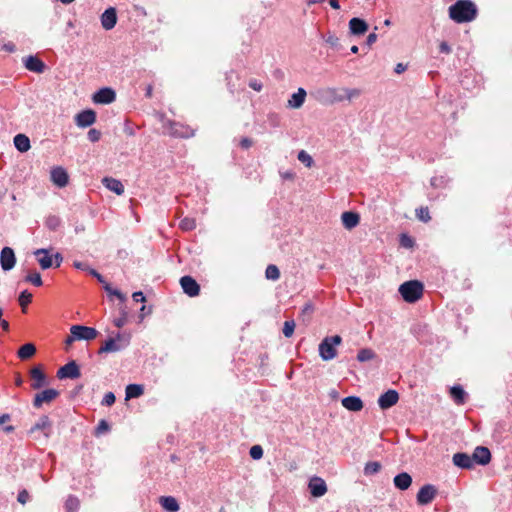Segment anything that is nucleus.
<instances>
[{
    "mask_svg": "<svg viewBox=\"0 0 512 512\" xmlns=\"http://www.w3.org/2000/svg\"><path fill=\"white\" fill-rule=\"evenodd\" d=\"M407 66L403 63H398L395 67V73L401 74L406 70Z\"/></svg>",
    "mask_w": 512,
    "mask_h": 512,
    "instance_id": "338daca9",
    "label": "nucleus"
},
{
    "mask_svg": "<svg viewBox=\"0 0 512 512\" xmlns=\"http://www.w3.org/2000/svg\"><path fill=\"white\" fill-rule=\"evenodd\" d=\"M102 183L107 189L113 191L117 195H122L124 193V186L122 182L115 178L105 177L103 178Z\"/></svg>",
    "mask_w": 512,
    "mask_h": 512,
    "instance_id": "cd10ccee",
    "label": "nucleus"
},
{
    "mask_svg": "<svg viewBox=\"0 0 512 512\" xmlns=\"http://www.w3.org/2000/svg\"><path fill=\"white\" fill-rule=\"evenodd\" d=\"M477 16V7L470 0H458L449 7V17L456 23L473 21Z\"/></svg>",
    "mask_w": 512,
    "mask_h": 512,
    "instance_id": "f257e3e1",
    "label": "nucleus"
},
{
    "mask_svg": "<svg viewBox=\"0 0 512 512\" xmlns=\"http://www.w3.org/2000/svg\"><path fill=\"white\" fill-rule=\"evenodd\" d=\"M339 39L338 37H336L335 35H329L327 38H326V42L328 44H330L331 46H336L337 43H338Z\"/></svg>",
    "mask_w": 512,
    "mask_h": 512,
    "instance_id": "e2e57ef3",
    "label": "nucleus"
},
{
    "mask_svg": "<svg viewBox=\"0 0 512 512\" xmlns=\"http://www.w3.org/2000/svg\"><path fill=\"white\" fill-rule=\"evenodd\" d=\"M45 224L49 230L55 231L61 225V219L56 215H50L46 218Z\"/></svg>",
    "mask_w": 512,
    "mask_h": 512,
    "instance_id": "4c0bfd02",
    "label": "nucleus"
},
{
    "mask_svg": "<svg viewBox=\"0 0 512 512\" xmlns=\"http://www.w3.org/2000/svg\"><path fill=\"white\" fill-rule=\"evenodd\" d=\"M59 396V391L56 389H46L40 393H37L33 400V406L40 408L44 403H50Z\"/></svg>",
    "mask_w": 512,
    "mask_h": 512,
    "instance_id": "9b49d317",
    "label": "nucleus"
},
{
    "mask_svg": "<svg viewBox=\"0 0 512 512\" xmlns=\"http://www.w3.org/2000/svg\"><path fill=\"white\" fill-rule=\"evenodd\" d=\"M115 400V395L112 392H108L104 395L102 399V405L111 406L115 403Z\"/></svg>",
    "mask_w": 512,
    "mask_h": 512,
    "instance_id": "8fccbe9b",
    "label": "nucleus"
},
{
    "mask_svg": "<svg viewBox=\"0 0 512 512\" xmlns=\"http://www.w3.org/2000/svg\"><path fill=\"white\" fill-rule=\"evenodd\" d=\"M126 399L138 398L144 393V387L140 384H129L126 387Z\"/></svg>",
    "mask_w": 512,
    "mask_h": 512,
    "instance_id": "473e14b6",
    "label": "nucleus"
},
{
    "mask_svg": "<svg viewBox=\"0 0 512 512\" xmlns=\"http://www.w3.org/2000/svg\"><path fill=\"white\" fill-rule=\"evenodd\" d=\"M265 276L269 280L276 281L280 278V271L276 265L270 264L266 268Z\"/></svg>",
    "mask_w": 512,
    "mask_h": 512,
    "instance_id": "e433bc0d",
    "label": "nucleus"
},
{
    "mask_svg": "<svg viewBox=\"0 0 512 512\" xmlns=\"http://www.w3.org/2000/svg\"><path fill=\"white\" fill-rule=\"evenodd\" d=\"M439 50H440L441 53H444V54H450L451 53V47L445 41H443V42H441L439 44Z\"/></svg>",
    "mask_w": 512,
    "mask_h": 512,
    "instance_id": "4d7b16f0",
    "label": "nucleus"
},
{
    "mask_svg": "<svg viewBox=\"0 0 512 512\" xmlns=\"http://www.w3.org/2000/svg\"><path fill=\"white\" fill-rule=\"evenodd\" d=\"M96 121V113L91 109L81 111L75 116V123L80 128H86L94 124Z\"/></svg>",
    "mask_w": 512,
    "mask_h": 512,
    "instance_id": "2eb2a0df",
    "label": "nucleus"
},
{
    "mask_svg": "<svg viewBox=\"0 0 512 512\" xmlns=\"http://www.w3.org/2000/svg\"><path fill=\"white\" fill-rule=\"evenodd\" d=\"M132 298L135 302H144L145 301V296L141 291L134 292L132 295Z\"/></svg>",
    "mask_w": 512,
    "mask_h": 512,
    "instance_id": "052dcab7",
    "label": "nucleus"
},
{
    "mask_svg": "<svg viewBox=\"0 0 512 512\" xmlns=\"http://www.w3.org/2000/svg\"><path fill=\"white\" fill-rule=\"evenodd\" d=\"M437 495V489L432 484H426L420 488L417 493V503L419 505L430 504Z\"/></svg>",
    "mask_w": 512,
    "mask_h": 512,
    "instance_id": "0eeeda50",
    "label": "nucleus"
},
{
    "mask_svg": "<svg viewBox=\"0 0 512 512\" xmlns=\"http://www.w3.org/2000/svg\"><path fill=\"white\" fill-rule=\"evenodd\" d=\"M381 469V464L377 461H371V462H368L366 463L365 467H364V473L366 475H373V474H376L380 471Z\"/></svg>",
    "mask_w": 512,
    "mask_h": 512,
    "instance_id": "ea45409f",
    "label": "nucleus"
},
{
    "mask_svg": "<svg viewBox=\"0 0 512 512\" xmlns=\"http://www.w3.org/2000/svg\"><path fill=\"white\" fill-rule=\"evenodd\" d=\"M93 101L98 104H110L115 101L116 93L112 88H101L93 95Z\"/></svg>",
    "mask_w": 512,
    "mask_h": 512,
    "instance_id": "4468645a",
    "label": "nucleus"
},
{
    "mask_svg": "<svg viewBox=\"0 0 512 512\" xmlns=\"http://www.w3.org/2000/svg\"><path fill=\"white\" fill-rule=\"evenodd\" d=\"M55 259V267H60L63 257L60 253H56L54 256H52Z\"/></svg>",
    "mask_w": 512,
    "mask_h": 512,
    "instance_id": "69168bd1",
    "label": "nucleus"
},
{
    "mask_svg": "<svg viewBox=\"0 0 512 512\" xmlns=\"http://www.w3.org/2000/svg\"><path fill=\"white\" fill-rule=\"evenodd\" d=\"M179 226L184 231H190L195 228L196 223L195 220L192 218H184L180 221Z\"/></svg>",
    "mask_w": 512,
    "mask_h": 512,
    "instance_id": "a18cd8bd",
    "label": "nucleus"
},
{
    "mask_svg": "<svg viewBox=\"0 0 512 512\" xmlns=\"http://www.w3.org/2000/svg\"><path fill=\"white\" fill-rule=\"evenodd\" d=\"M14 145L20 152H27L30 149V140L24 134H17L14 137Z\"/></svg>",
    "mask_w": 512,
    "mask_h": 512,
    "instance_id": "7c9ffc66",
    "label": "nucleus"
},
{
    "mask_svg": "<svg viewBox=\"0 0 512 512\" xmlns=\"http://www.w3.org/2000/svg\"><path fill=\"white\" fill-rule=\"evenodd\" d=\"M342 343L339 335L327 336L319 344V355L322 360L330 361L337 356V346Z\"/></svg>",
    "mask_w": 512,
    "mask_h": 512,
    "instance_id": "7ed1b4c3",
    "label": "nucleus"
},
{
    "mask_svg": "<svg viewBox=\"0 0 512 512\" xmlns=\"http://www.w3.org/2000/svg\"><path fill=\"white\" fill-rule=\"evenodd\" d=\"M399 293L406 302L414 303L423 295V284L417 280L404 282L399 287Z\"/></svg>",
    "mask_w": 512,
    "mask_h": 512,
    "instance_id": "20e7f679",
    "label": "nucleus"
},
{
    "mask_svg": "<svg viewBox=\"0 0 512 512\" xmlns=\"http://www.w3.org/2000/svg\"><path fill=\"white\" fill-rule=\"evenodd\" d=\"M109 425L105 420H101L97 426L96 434L99 435L103 433L104 431H108Z\"/></svg>",
    "mask_w": 512,
    "mask_h": 512,
    "instance_id": "864d4df0",
    "label": "nucleus"
},
{
    "mask_svg": "<svg viewBox=\"0 0 512 512\" xmlns=\"http://www.w3.org/2000/svg\"><path fill=\"white\" fill-rule=\"evenodd\" d=\"M377 40V34L376 33H370L368 36H367V39H366V44L368 46H371L373 45Z\"/></svg>",
    "mask_w": 512,
    "mask_h": 512,
    "instance_id": "680f3d73",
    "label": "nucleus"
},
{
    "mask_svg": "<svg viewBox=\"0 0 512 512\" xmlns=\"http://www.w3.org/2000/svg\"><path fill=\"white\" fill-rule=\"evenodd\" d=\"M473 463L487 465L491 460V453L487 447L477 446L472 454Z\"/></svg>",
    "mask_w": 512,
    "mask_h": 512,
    "instance_id": "aec40b11",
    "label": "nucleus"
},
{
    "mask_svg": "<svg viewBox=\"0 0 512 512\" xmlns=\"http://www.w3.org/2000/svg\"><path fill=\"white\" fill-rule=\"evenodd\" d=\"M10 419H11V417L7 413L0 415V425L4 424L5 422L9 421Z\"/></svg>",
    "mask_w": 512,
    "mask_h": 512,
    "instance_id": "774afa93",
    "label": "nucleus"
},
{
    "mask_svg": "<svg viewBox=\"0 0 512 512\" xmlns=\"http://www.w3.org/2000/svg\"><path fill=\"white\" fill-rule=\"evenodd\" d=\"M101 25L105 30H111L117 23V12L114 7L106 9L100 17Z\"/></svg>",
    "mask_w": 512,
    "mask_h": 512,
    "instance_id": "f3484780",
    "label": "nucleus"
},
{
    "mask_svg": "<svg viewBox=\"0 0 512 512\" xmlns=\"http://www.w3.org/2000/svg\"><path fill=\"white\" fill-rule=\"evenodd\" d=\"M87 136L91 142H97L101 138V132L93 128L88 131Z\"/></svg>",
    "mask_w": 512,
    "mask_h": 512,
    "instance_id": "09e8293b",
    "label": "nucleus"
},
{
    "mask_svg": "<svg viewBox=\"0 0 512 512\" xmlns=\"http://www.w3.org/2000/svg\"><path fill=\"white\" fill-rule=\"evenodd\" d=\"M400 243L403 247L406 248H410L413 246V240L405 234L401 235Z\"/></svg>",
    "mask_w": 512,
    "mask_h": 512,
    "instance_id": "603ef678",
    "label": "nucleus"
},
{
    "mask_svg": "<svg viewBox=\"0 0 512 512\" xmlns=\"http://www.w3.org/2000/svg\"><path fill=\"white\" fill-rule=\"evenodd\" d=\"M298 160L300 162H302L303 164H305L307 167H311L312 164H313L312 157L306 151H304V150H301L298 153Z\"/></svg>",
    "mask_w": 512,
    "mask_h": 512,
    "instance_id": "49530a36",
    "label": "nucleus"
},
{
    "mask_svg": "<svg viewBox=\"0 0 512 512\" xmlns=\"http://www.w3.org/2000/svg\"><path fill=\"white\" fill-rule=\"evenodd\" d=\"M399 400V394L396 390L390 389L380 395L378 405L382 410H386L394 406Z\"/></svg>",
    "mask_w": 512,
    "mask_h": 512,
    "instance_id": "f8f14e48",
    "label": "nucleus"
},
{
    "mask_svg": "<svg viewBox=\"0 0 512 512\" xmlns=\"http://www.w3.org/2000/svg\"><path fill=\"white\" fill-rule=\"evenodd\" d=\"M171 134L177 137H190L193 135L187 128L184 129L181 125L176 123L171 126Z\"/></svg>",
    "mask_w": 512,
    "mask_h": 512,
    "instance_id": "f704fd0d",
    "label": "nucleus"
},
{
    "mask_svg": "<svg viewBox=\"0 0 512 512\" xmlns=\"http://www.w3.org/2000/svg\"><path fill=\"white\" fill-rule=\"evenodd\" d=\"M375 357V352L370 348H363L357 354V360L359 362H365L372 360Z\"/></svg>",
    "mask_w": 512,
    "mask_h": 512,
    "instance_id": "c9c22d12",
    "label": "nucleus"
},
{
    "mask_svg": "<svg viewBox=\"0 0 512 512\" xmlns=\"http://www.w3.org/2000/svg\"><path fill=\"white\" fill-rule=\"evenodd\" d=\"M65 508L67 512H76L79 508L78 498L70 495L65 502Z\"/></svg>",
    "mask_w": 512,
    "mask_h": 512,
    "instance_id": "58836bf2",
    "label": "nucleus"
},
{
    "mask_svg": "<svg viewBox=\"0 0 512 512\" xmlns=\"http://www.w3.org/2000/svg\"><path fill=\"white\" fill-rule=\"evenodd\" d=\"M51 181L58 187L63 188L68 184L69 176L66 170L60 166L51 170Z\"/></svg>",
    "mask_w": 512,
    "mask_h": 512,
    "instance_id": "6ab92c4d",
    "label": "nucleus"
},
{
    "mask_svg": "<svg viewBox=\"0 0 512 512\" xmlns=\"http://www.w3.org/2000/svg\"><path fill=\"white\" fill-rule=\"evenodd\" d=\"M31 388L38 390L48 384L47 377L41 366H35L30 370Z\"/></svg>",
    "mask_w": 512,
    "mask_h": 512,
    "instance_id": "9d476101",
    "label": "nucleus"
},
{
    "mask_svg": "<svg viewBox=\"0 0 512 512\" xmlns=\"http://www.w3.org/2000/svg\"><path fill=\"white\" fill-rule=\"evenodd\" d=\"M51 423L48 418V416H42L38 422L34 424V426L31 428V432H35L37 430L44 431V435L48 436L47 430L50 428Z\"/></svg>",
    "mask_w": 512,
    "mask_h": 512,
    "instance_id": "72a5a7b5",
    "label": "nucleus"
},
{
    "mask_svg": "<svg viewBox=\"0 0 512 512\" xmlns=\"http://www.w3.org/2000/svg\"><path fill=\"white\" fill-rule=\"evenodd\" d=\"M180 285L183 292L189 297H196L200 293V285L191 276H183L180 279Z\"/></svg>",
    "mask_w": 512,
    "mask_h": 512,
    "instance_id": "6e6552de",
    "label": "nucleus"
},
{
    "mask_svg": "<svg viewBox=\"0 0 512 512\" xmlns=\"http://www.w3.org/2000/svg\"><path fill=\"white\" fill-rule=\"evenodd\" d=\"M34 255L37 257L39 265L42 269L46 270L52 267L53 265V257L48 254L47 249H37L34 252Z\"/></svg>",
    "mask_w": 512,
    "mask_h": 512,
    "instance_id": "a878e982",
    "label": "nucleus"
},
{
    "mask_svg": "<svg viewBox=\"0 0 512 512\" xmlns=\"http://www.w3.org/2000/svg\"><path fill=\"white\" fill-rule=\"evenodd\" d=\"M128 339H124L120 334H117L116 338H109L100 347L98 353H110L117 352L124 349L128 345Z\"/></svg>",
    "mask_w": 512,
    "mask_h": 512,
    "instance_id": "39448f33",
    "label": "nucleus"
},
{
    "mask_svg": "<svg viewBox=\"0 0 512 512\" xmlns=\"http://www.w3.org/2000/svg\"><path fill=\"white\" fill-rule=\"evenodd\" d=\"M80 375V369L75 361L68 362L57 371V377L59 379H76L79 378Z\"/></svg>",
    "mask_w": 512,
    "mask_h": 512,
    "instance_id": "1a4fd4ad",
    "label": "nucleus"
},
{
    "mask_svg": "<svg viewBox=\"0 0 512 512\" xmlns=\"http://www.w3.org/2000/svg\"><path fill=\"white\" fill-rule=\"evenodd\" d=\"M36 353V347L32 343L22 345L18 350V357L22 360L31 358Z\"/></svg>",
    "mask_w": 512,
    "mask_h": 512,
    "instance_id": "2f4dec72",
    "label": "nucleus"
},
{
    "mask_svg": "<svg viewBox=\"0 0 512 512\" xmlns=\"http://www.w3.org/2000/svg\"><path fill=\"white\" fill-rule=\"evenodd\" d=\"M416 216L419 220H421L422 222H425V223H427L431 220L429 210L427 207H420L419 209H417Z\"/></svg>",
    "mask_w": 512,
    "mask_h": 512,
    "instance_id": "79ce46f5",
    "label": "nucleus"
},
{
    "mask_svg": "<svg viewBox=\"0 0 512 512\" xmlns=\"http://www.w3.org/2000/svg\"><path fill=\"white\" fill-rule=\"evenodd\" d=\"M73 266H74L76 269L83 270V271H87L88 273H89V269H91L87 263H85V262H81V261H75V262L73 263Z\"/></svg>",
    "mask_w": 512,
    "mask_h": 512,
    "instance_id": "6e6d98bb",
    "label": "nucleus"
},
{
    "mask_svg": "<svg viewBox=\"0 0 512 512\" xmlns=\"http://www.w3.org/2000/svg\"><path fill=\"white\" fill-rule=\"evenodd\" d=\"M25 280L27 282H30L32 283L34 286H41L42 285V279H41V275L38 273V272H33V273H30L26 276Z\"/></svg>",
    "mask_w": 512,
    "mask_h": 512,
    "instance_id": "37998d69",
    "label": "nucleus"
},
{
    "mask_svg": "<svg viewBox=\"0 0 512 512\" xmlns=\"http://www.w3.org/2000/svg\"><path fill=\"white\" fill-rule=\"evenodd\" d=\"M319 99L327 104H334L342 101H351L354 98L360 96L361 91L359 89H349V88H332L328 87L320 90Z\"/></svg>",
    "mask_w": 512,
    "mask_h": 512,
    "instance_id": "f03ea898",
    "label": "nucleus"
},
{
    "mask_svg": "<svg viewBox=\"0 0 512 512\" xmlns=\"http://www.w3.org/2000/svg\"><path fill=\"white\" fill-rule=\"evenodd\" d=\"M159 503L162 508L168 512H177L179 510V504L172 496H161L159 498Z\"/></svg>",
    "mask_w": 512,
    "mask_h": 512,
    "instance_id": "c85d7f7f",
    "label": "nucleus"
},
{
    "mask_svg": "<svg viewBox=\"0 0 512 512\" xmlns=\"http://www.w3.org/2000/svg\"><path fill=\"white\" fill-rule=\"evenodd\" d=\"M71 334H73V338H77V340H93L97 337L98 331L95 328L82 326V325H73L70 328Z\"/></svg>",
    "mask_w": 512,
    "mask_h": 512,
    "instance_id": "423d86ee",
    "label": "nucleus"
},
{
    "mask_svg": "<svg viewBox=\"0 0 512 512\" xmlns=\"http://www.w3.org/2000/svg\"><path fill=\"white\" fill-rule=\"evenodd\" d=\"M23 62L25 68L31 72L43 73L45 70L44 62L36 56H28Z\"/></svg>",
    "mask_w": 512,
    "mask_h": 512,
    "instance_id": "412c9836",
    "label": "nucleus"
},
{
    "mask_svg": "<svg viewBox=\"0 0 512 512\" xmlns=\"http://www.w3.org/2000/svg\"><path fill=\"white\" fill-rule=\"evenodd\" d=\"M450 395L457 405H463L467 398V393L460 385L451 387Z\"/></svg>",
    "mask_w": 512,
    "mask_h": 512,
    "instance_id": "c756f323",
    "label": "nucleus"
},
{
    "mask_svg": "<svg viewBox=\"0 0 512 512\" xmlns=\"http://www.w3.org/2000/svg\"><path fill=\"white\" fill-rule=\"evenodd\" d=\"M393 483L397 489L404 491L411 486L412 477L407 472H402L394 477Z\"/></svg>",
    "mask_w": 512,
    "mask_h": 512,
    "instance_id": "bb28decb",
    "label": "nucleus"
},
{
    "mask_svg": "<svg viewBox=\"0 0 512 512\" xmlns=\"http://www.w3.org/2000/svg\"><path fill=\"white\" fill-rule=\"evenodd\" d=\"M341 220L343 226L346 229L351 230L359 224L360 216L356 212L346 211L342 213Z\"/></svg>",
    "mask_w": 512,
    "mask_h": 512,
    "instance_id": "393cba45",
    "label": "nucleus"
},
{
    "mask_svg": "<svg viewBox=\"0 0 512 512\" xmlns=\"http://www.w3.org/2000/svg\"><path fill=\"white\" fill-rule=\"evenodd\" d=\"M295 330V322L293 320L285 321L283 326V334L285 337L289 338L293 335Z\"/></svg>",
    "mask_w": 512,
    "mask_h": 512,
    "instance_id": "c03bdc74",
    "label": "nucleus"
},
{
    "mask_svg": "<svg viewBox=\"0 0 512 512\" xmlns=\"http://www.w3.org/2000/svg\"><path fill=\"white\" fill-rule=\"evenodd\" d=\"M16 263L15 253L12 248L4 247L0 253V264L4 271L11 270Z\"/></svg>",
    "mask_w": 512,
    "mask_h": 512,
    "instance_id": "ddd939ff",
    "label": "nucleus"
},
{
    "mask_svg": "<svg viewBox=\"0 0 512 512\" xmlns=\"http://www.w3.org/2000/svg\"><path fill=\"white\" fill-rule=\"evenodd\" d=\"M89 274L96 278L100 283H105L103 276L100 273H98L95 269H89Z\"/></svg>",
    "mask_w": 512,
    "mask_h": 512,
    "instance_id": "bf43d9fd",
    "label": "nucleus"
},
{
    "mask_svg": "<svg viewBox=\"0 0 512 512\" xmlns=\"http://www.w3.org/2000/svg\"><path fill=\"white\" fill-rule=\"evenodd\" d=\"M29 498V493L26 490H22L19 492L17 500L19 503L24 505L29 501Z\"/></svg>",
    "mask_w": 512,
    "mask_h": 512,
    "instance_id": "3c124183",
    "label": "nucleus"
},
{
    "mask_svg": "<svg viewBox=\"0 0 512 512\" xmlns=\"http://www.w3.org/2000/svg\"><path fill=\"white\" fill-rule=\"evenodd\" d=\"M312 313H313V307L311 304H306L301 311L302 316L310 317L312 315Z\"/></svg>",
    "mask_w": 512,
    "mask_h": 512,
    "instance_id": "13d9d810",
    "label": "nucleus"
},
{
    "mask_svg": "<svg viewBox=\"0 0 512 512\" xmlns=\"http://www.w3.org/2000/svg\"><path fill=\"white\" fill-rule=\"evenodd\" d=\"M309 491L314 497H322L327 492V485L325 481L317 476L310 479L308 484Z\"/></svg>",
    "mask_w": 512,
    "mask_h": 512,
    "instance_id": "dca6fc26",
    "label": "nucleus"
},
{
    "mask_svg": "<svg viewBox=\"0 0 512 512\" xmlns=\"http://www.w3.org/2000/svg\"><path fill=\"white\" fill-rule=\"evenodd\" d=\"M307 93L304 88H298L297 92L293 93L288 100L287 106L289 108L298 109L302 107L305 102Z\"/></svg>",
    "mask_w": 512,
    "mask_h": 512,
    "instance_id": "b1692460",
    "label": "nucleus"
},
{
    "mask_svg": "<svg viewBox=\"0 0 512 512\" xmlns=\"http://www.w3.org/2000/svg\"><path fill=\"white\" fill-rule=\"evenodd\" d=\"M249 454L252 459L259 460L263 456V449L260 445H254L250 448Z\"/></svg>",
    "mask_w": 512,
    "mask_h": 512,
    "instance_id": "de8ad7c7",
    "label": "nucleus"
},
{
    "mask_svg": "<svg viewBox=\"0 0 512 512\" xmlns=\"http://www.w3.org/2000/svg\"><path fill=\"white\" fill-rule=\"evenodd\" d=\"M240 145L242 148L248 149L249 147L252 146V140L249 138H243L240 142Z\"/></svg>",
    "mask_w": 512,
    "mask_h": 512,
    "instance_id": "0e129e2a",
    "label": "nucleus"
},
{
    "mask_svg": "<svg viewBox=\"0 0 512 512\" xmlns=\"http://www.w3.org/2000/svg\"><path fill=\"white\" fill-rule=\"evenodd\" d=\"M453 464L462 469H471L474 466L472 456L466 453H455L452 457Z\"/></svg>",
    "mask_w": 512,
    "mask_h": 512,
    "instance_id": "4be33fe9",
    "label": "nucleus"
},
{
    "mask_svg": "<svg viewBox=\"0 0 512 512\" xmlns=\"http://www.w3.org/2000/svg\"><path fill=\"white\" fill-rule=\"evenodd\" d=\"M249 87L257 92H260L262 90V83L257 79H251L249 81Z\"/></svg>",
    "mask_w": 512,
    "mask_h": 512,
    "instance_id": "5fc2aeb1",
    "label": "nucleus"
},
{
    "mask_svg": "<svg viewBox=\"0 0 512 512\" xmlns=\"http://www.w3.org/2000/svg\"><path fill=\"white\" fill-rule=\"evenodd\" d=\"M369 29L367 22L361 18L354 17L349 21V33L354 36L364 35Z\"/></svg>",
    "mask_w": 512,
    "mask_h": 512,
    "instance_id": "a211bd4d",
    "label": "nucleus"
},
{
    "mask_svg": "<svg viewBox=\"0 0 512 512\" xmlns=\"http://www.w3.org/2000/svg\"><path fill=\"white\" fill-rule=\"evenodd\" d=\"M19 304L23 308V311L25 312V307L31 302L32 300V294L28 292L27 290H24L19 295Z\"/></svg>",
    "mask_w": 512,
    "mask_h": 512,
    "instance_id": "a19ab883",
    "label": "nucleus"
},
{
    "mask_svg": "<svg viewBox=\"0 0 512 512\" xmlns=\"http://www.w3.org/2000/svg\"><path fill=\"white\" fill-rule=\"evenodd\" d=\"M342 406L352 412L361 411L363 408V401L357 396H348L341 400Z\"/></svg>",
    "mask_w": 512,
    "mask_h": 512,
    "instance_id": "5701e85b",
    "label": "nucleus"
}]
</instances>
